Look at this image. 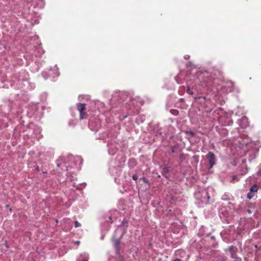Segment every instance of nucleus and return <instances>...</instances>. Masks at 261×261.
<instances>
[{
	"label": "nucleus",
	"mask_w": 261,
	"mask_h": 261,
	"mask_svg": "<svg viewBox=\"0 0 261 261\" xmlns=\"http://www.w3.org/2000/svg\"><path fill=\"white\" fill-rule=\"evenodd\" d=\"M77 108L78 111L80 112V120L86 118L87 114L85 112L86 109V105L82 103H79L77 104Z\"/></svg>",
	"instance_id": "f257e3e1"
},
{
	"label": "nucleus",
	"mask_w": 261,
	"mask_h": 261,
	"mask_svg": "<svg viewBox=\"0 0 261 261\" xmlns=\"http://www.w3.org/2000/svg\"><path fill=\"white\" fill-rule=\"evenodd\" d=\"M207 159L208 160L210 165V168H212L215 165L216 157L214 153L209 152L206 155Z\"/></svg>",
	"instance_id": "f03ea898"
},
{
	"label": "nucleus",
	"mask_w": 261,
	"mask_h": 261,
	"mask_svg": "<svg viewBox=\"0 0 261 261\" xmlns=\"http://www.w3.org/2000/svg\"><path fill=\"white\" fill-rule=\"evenodd\" d=\"M237 248L236 247H234L233 246H231L228 248V250L230 253L231 256L232 258L236 257V252L237 251Z\"/></svg>",
	"instance_id": "7ed1b4c3"
},
{
	"label": "nucleus",
	"mask_w": 261,
	"mask_h": 261,
	"mask_svg": "<svg viewBox=\"0 0 261 261\" xmlns=\"http://www.w3.org/2000/svg\"><path fill=\"white\" fill-rule=\"evenodd\" d=\"M113 243L117 251L119 250L120 241L119 239L113 240Z\"/></svg>",
	"instance_id": "20e7f679"
},
{
	"label": "nucleus",
	"mask_w": 261,
	"mask_h": 261,
	"mask_svg": "<svg viewBox=\"0 0 261 261\" xmlns=\"http://www.w3.org/2000/svg\"><path fill=\"white\" fill-rule=\"evenodd\" d=\"M258 187L257 185L254 184L250 188V191L252 192H256L258 191Z\"/></svg>",
	"instance_id": "39448f33"
},
{
	"label": "nucleus",
	"mask_w": 261,
	"mask_h": 261,
	"mask_svg": "<svg viewBox=\"0 0 261 261\" xmlns=\"http://www.w3.org/2000/svg\"><path fill=\"white\" fill-rule=\"evenodd\" d=\"M239 180H240V178L238 177V176L237 175H235L232 176L231 182H234L236 181H238Z\"/></svg>",
	"instance_id": "423d86ee"
},
{
	"label": "nucleus",
	"mask_w": 261,
	"mask_h": 261,
	"mask_svg": "<svg viewBox=\"0 0 261 261\" xmlns=\"http://www.w3.org/2000/svg\"><path fill=\"white\" fill-rule=\"evenodd\" d=\"M254 195L253 192H252L250 191V192L247 194V198L249 199H251L252 198L254 197Z\"/></svg>",
	"instance_id": "0eeeda50"
},
{
	"label": "nucleus",
	"mask_w": 261,
	"mask_h": 261,
	"mask_svg": "<svg viewBox=\"0 0 261 261\" xmlns=\"http://www.w3.org/2000/svg\"><path fill=\"white\" fill-rule=\"evenodd\" d=\"M141 180H142L144 183H146V184L148 183V180L144 177L141 178Z\"/></svg>",
	"instance_id": "6e6552de"
},
{
	"label": "nucleus",
	"mask_w": 261,
	"mask_h": 261,
	"mask_svg": "<svg viewBox=\"0 0 261 261\" xmlns=\"http://www.w3.org/2000/svg\"><path fill=\"white\" fill-rule=\"evenodd\" d=\"M187 92L188 93H189V94L190 95H193V92L190 89V88H188L187 89Z\"/></svg>",
	"instance_id": "1a4fd4ad"
},
{
	"label": "nucleus",
	"mask_w": 261,
	"mask_h": 261,
	"mask_svg": "<svg viewBox=\"0 0 261 261\" xmlns=\"http://www.w3.org/2000/svg\"><path fill=\"white\" fill-rule=\"evenodd\" d=\"M186 133H187V134H189L191 135V136H194L195 135V133H194V132H192V131H187V132H186Z\"/></svg>",
	"instance_id": "9d476101"
},
{
	"label": "nucleus",
	"mask_w": 261,
	"mask_h": 261,
	"mask_svg": "<svg viewBox=\"0 0 261 261\" xmlns=\"http://www.w3.org/2000/svg\"><path fill=\"white\" fill-rule=\"evenodd\" d=\"M74 225L75 227H78L81 226V224L78 221H75Z\"/></svg>",
	"instance_id": "9b49d317"
},
{
	"label": "nucleus",
	"mask_w": 261,
	"mask_h": 261,
	"mask_svg": "<svg viewBox=\"0 0 261 261\" xmlns=\"http://www.w3.org/2000/svg\"><path fill=\"white\" fill-rule=\"evenodd\" d=\"M133 179L134 180H136L137 179H138V177L137 176V175L136 174H134L133 177H132Z\"/></svg>",
	"instance_id": "f8f14e48"
},
{
	"label": "nucleus",
	"mask_w": 261,
	"mask_h": 261,
	"mask_svg": "<svg viewBox=\"0 0 261 261\" xmlns=\"http://www.w3.org/2000/svg\"><path fill=\"white\" fill-rule=\"evenodd\" d=\"M153 259V261H162V259L160 258H158L156 259L154 258Z\"/></svg>",
	"instance_id": "ddd939ff"
},
{
	"label": "nucleus",
	"mask_w": 261,
	"mask_h": 261,
	"mask_svg": "<svg viewBox=\"0 0 261 261\" xmlns=\"http://www.w3.org/2000/svg\"><path fill=\"white\" fill-rule=\"evenodd\" d=\"M185 59H186V60H189L190 59V56L186 55V56H185Z\"/></svg>",
	"instance_id": "4468645a"
},
{
	"label": "nucleus",
	"mask_w": 261,
	"mask_h": 261,
	"mask_svg": "<svg viewBox=\"0 0 261 261\" xmlns=\"http://www.w3.org/2000/svg\"><path fill=\"white\" fill-rule=\"evenodd\" d=\"M80 242L79 241H77L75 242V244L77 245H79L80 244Z\"/></svg>",
	"instance_id": "2eb2a0df"
},
{
	"label": "nucleus",
	"mask_w": 261,
	"mask_h": 261,
	"mask_svg": "<svg viewBox=\"0 0 261 261\" xmlns=\"http://www.w3.org/2000/svg\"><path fill=\"white\" fill-rule=\"evenodd\" d=\"M173 261H181V260L180 259L176 258L174 260H173Z\"/></svg>",
	"instance_id": "dca6fc26"
},
{
	"label": "nucleus",
	"mask_w": 261,
	"mask_h": 261,
	"mask_svg": "<svg viewBox=\"0 0 261 261\" xmlns=\"http://www.w3.org/2000/svg\"><path fill=\"white\" fill-rule=\"evenodd\" d=\"M189 63H190V64L189 65H192V63L191 62H190Z\"/></svg>",
	"instance_id": "f3484780"
},
{
	"label": "nucleus",
	"mask_w": 261,
	"mask_h": 261,
	"mask_svg": "<svg viewBox=\"0 0 261 261\" xmlns=\"http://www.w3.org/2000/svg\"><path fill=\"white\" fill-rule=\"evenodd\" d=\"M57 166L59 167L60 166V164H57Z\"/></svg>",
	"instance_id": "a211bd4d"
}]
</instances>
